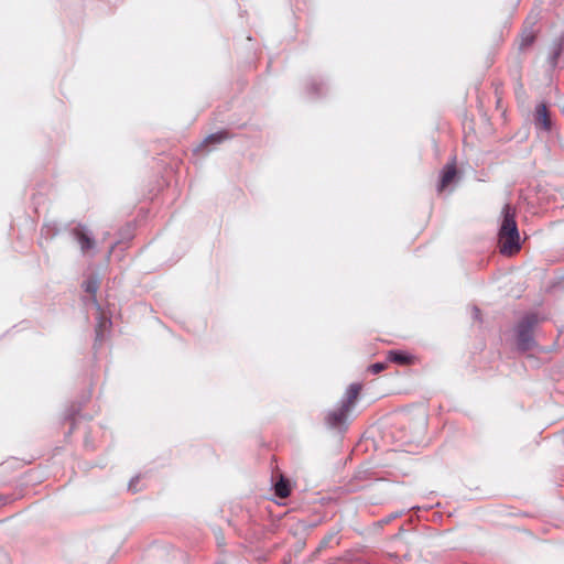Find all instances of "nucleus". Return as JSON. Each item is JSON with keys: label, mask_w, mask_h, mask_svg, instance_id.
<instances>
[{"label": "nucleus", "mask_w": 564, "mask_h": 564, "mask_svg": "<svg viewBox=\"0 0 564 564\" xmlns=\"http://www.w3.org/2000/svg\"><path fill=\"white\" fill-rule=\"evenodd\" d=\"M499 249L505 256H511L520 250V235L516 221V209L510 204L502 208V221L498 232Z\"/></svg>", "instance_id": "f257e3e1"}, {"label": "nucleus", "mask_w": 564, "mask_h": 564, "mask_svg": "<svg viewBox=\"0 0 564 564\" xmlns=\"http://www.w3.org/2000/svg\"><path fill=\"white\" fill-rule=\"evenodd\" d=\"M538 323L534 315L527 316L518 326V345L522 350L530 348L532 344L531 329Z\"/></svg>", "instance_id": "f03ea898"}, {"label": "nucleus", "mask_w": 564, "mask_h": 564, "mask_svg": "<svg viewBox=\"0 0 564 564\" xmlns=\"http://www.w3.org/2000/svg\"><path fill=\"white\" fill-rule=\"evenodd\" d=\"M74 236L83 252L91 250L95 247V240L86 227L79 225L74 228Z\"/></svg>", "instance_id": "7ed1b4c3"}, {"label": "nucleus", "mask_w": 564, "mask_h": 564, "mask_svg": "<svg viewBox=\"0 0 564 564\" xmlns=\"http://www.w3.org/2000/svg\"><path fill=\"white\" fill-rule=\"evenodd\" d=\"M349 408L341 404L330 411L327 416H326V422L327 424L330 426V427H337V426H340L341 424H344L346 422V419H347V413L349 412Z\"/></svg>", "instance_id": "20e7f679"}, {"label": "nucleus", "mask_w": 564, "mask_h": 564, "mask_svg": "<svg viewBox=\"0 0 564 564\" xmlns=\"http://www.w3.org/2000/svg\"><path fill=\"white\" fill-rule=\"evenodd\" d=\"M455 176H456L455 163L447 164L442 171L438 191L440 192L443 191L449 183L453 182Z\"/></svg>", "instance_id": "39448f33"}, {"label": "nucleus", "mask_w": 564, "mask_h": 564, "mask_svg": "<svg viewBox=\"0 0 564 564\" xmlns=\"http://www.w3.org/2000/svg\"><path fill=\"white\" fill-rule=\"evenodd\" d=\"M388 359L399 365H410L413 362L414 357L403 350H390Z\"/></svg>", "instance_id": "423d86ee"}, {"label": "nucleus", "mask_w": 564, "mask_h": 564, "mask_svg": "<svg viewBox=\"0 0 564 564\" xmlns=\"http://www.w3.org/2000/svg\"><path fill=\"white\" fill-rule=\"evenodd\" d=\"M361 390V386L359 383H351L345 393V398L341 400V404L351 409L355 400L357 399L359 392Z\"/></svg>", "instance_id": "0eeeda50"}, {"label": "nucleus", "mask_w": 564, "mask_h": 564, "mask_svg": "<svg viewBox=\"0 0 564 564\" xmlns=\"http://www.w3.org/2000/svg\"><path fill=\"white\" fill-rule=\"evenodd\" d=\"M274 489H275L276 496H279L281 498H286L290 495L289 484L283 478H281L280 481H278L275 484Z\"/></svg>", "instance_id": "6e6552de"}, {"label": "nucleus", "mask_w": 564, "mask_h": 564, "mask_svg": "<svg viewBox=\"0 0 564 564\" xmlns=\"http://www.w3.org/2000/svg\"><path fill=\"white\" fill-rule=\"evenodd\" d=\"M227 138V133L226 132H217V133H214V134H210L208 135L205 141H204V144H209V143H220L223 142L225 139Z\"/></svg>", "instance_id": "1a4fd4ad"}, {"label": "nucleus", "mask_w": 564, "mask_h": 564, "mask_svg": "<svg viewBox=\"0 0 564 564\" xmlns=\"http://www.w3.org/2000/svg\"><path fill=\"white\" fill-rule=\"evenodd\" d=\"M539 119L543 122V126L545 129L549 128V119H547V111L546 107L544 105H541L536 109Z\"/></svg>", "instance_id": "9d476101"}, {"label": "nucleus", "mask_w": 564, "mask_h": 564, "mask_svg": "<svg viewBox=\"0 0 564 564\" xmlns=\"http://www.w3.org/2000/svg\"><path fill=\"white\" fill-rule=\"evenodd\" d=\"M99 283L97 279L88 280L84 283V289L87 293L95 294L98 290Z\"/></svg>", "instance_id": "9b49d317"}, {"label": "nucleus", "mask_w": 564, "mask_h": 564, "mask_svg": "<svg viewBox=\"0 0 564 564\" xmlns=\"http://www.w3.org/2000/svg\"><path fill=\"white\" fill-rule=\"evenodd\" d=\"M384 368H386V365H384V364H382V362H376V364H372V365L369 367V371H370V372H372L373 375H376V373L381 372Z\"/></svg>", "instance_id": "f8f14e48"}, {"label": "nucleus", "mask_w": 564, "mask_h": 564, "mask_svg": "<svg viewBox=\"0 0 564 564\" xmlns=\"http://www.w3.org/2000/svg\"><path fill=\"white\" fill-rule=\"evenodd\" d=\"M108 324H109V321L100 319V322L98 323V327H97V337L98 338L102 337V335H104L102 329L106 328Z\"/></svg>", "instance_id": "ddd939ff"}, {"label": "nucleus", "mask_w": 564, "mask_h": 564, "mask_svg": "<svg viewBox=\"0 0 564 564\" xmlns=\"http://www.w3.org/2000/svg\"><path fill=\"white\" fill-rule=\"evenodd\" d=\"M532 41H533V36L528 35V36L523 37V42H522L521 46L523 47V46L530 45V43Z\"/></svg>", "instance_id": "4468645a"}, {"label": "nucleus", "mask_w": 564, "mask_h": 564, "mask_svg": "<svg viewBox=\"0 0 564 564\" xmlns=\"http://www.w3.org/2000/svg\"><path fill=\"white\" fill-rule=\"evenodd\" d=\"M474 311H475V315L477 316L479 311L477 308H475Z\"/></svg>", "instance_id": "2eb2a0df"}]
</instances>
